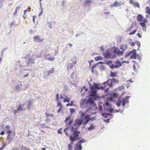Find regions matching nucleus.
Instances as JSON below:
<instances>
[{
    "label": "nucleus",
    "instance_id": "f257e3e1",
    "mask_svg": "<svg viewBox=\"0 0 150 150\" xmlns=\"http://www.w3.org/2000/svg\"><path fill=\"white\" fill-rule=\"evenodd\" d=\"M118 82V81L116 79H109L107 81L104 82L103 83L104 85V86L100 87H99L98 85L96 83H94V87L96 89H105L104 92L107 93L108 91L109 90V87L107 88L106 89L105 88L107 86H109V87H112L113 86V83H117Z\"/></svg>",
    "mask_w": 150,
    "mask_h": 150
},
{
    "label": "nucleus",
    "instance_id": "f03ea898",
    "mask_svg": "<svg viewBox=\"0 0 150 150\" xmlns=\"http://www.w3.org/2000/svg\"><path fill=\"white\" fill-rule=\"evenodd\" d=\"M118 101V102L116 103V104L118 107H120L121 103H122V106L124 107L125 104L128 102V98H122L121 100V98H119Z\"/></svg>",
    "mask_w": 150,
    "mask_h": 150
},
{
    "label": "nucleus",
    "instance_id": "7ed1b4c3",
    "mask_svg": "<svg viewBox=\"0 0 150 150\" xmlns=\"http://www.w3.org/2000/svg\"><path fill=\"white\" fill-rule=\"evenodd\" d=\"M80 132L79 131H75L73 133V136H70V140L72 142H73L74 141L78 140L79 138H79L78 137L79 136V134H80Z\"/></svg>",
    "mask_w": 150,
    "mask_h": 150
},
{
    "label": "nucleus",
    "instance_id": "20e7f679",
    "mask_svg": "<svg viewBox=\"0 0 150 150\" xmlns=\"http://www.w3.org/2000/svg\"><path fill=\"white\" fill-rule=\"evenodd\" d=\"M35 56H32L28 59L27 61V65H31L34 64L35 63Z\"/></svg>",
    "mask_w": 150,
    "mask_h": 150
},
{
    "label": "nucleus",
    "instance_id": "39448f33",
    "mask_svg": "<svg viewBox=\"0 0 150 150\" xmlns=\"http://www.w3.org/2000/svg\"><path fill=\"white\" fill-rule=\"evenodd\" d=\"M127 56L130 55L131 58L132 59H136L137 53L136 52V50H133L132 51H130L127 54Z\"/></svg>",
    "mask_w": 150,
    "mask_h": 150
},
{
    "label": "nucleus",
    "instance_id": "423d86ee",
    "mask_svg": "<svg viewBox=\"0 0 150 150\" xmlns=\"http://www.w3.org/2000/svg\"><path fill=\"white\" fill-rule=\"evenodd\" d=\"M91 90L88 92L89 96H95L96 95V91L95 90L94 87L93 86L91 87Z\"/></svg>",
    "mask_w": 150,
    "mask_h": 150
},
{
    "label": "nucleus",
    "instance_id": "0eeeda50",
    "mask_svg": "<svg viewBox=\"0 0 150 150\" xmlns=\"http://www.w3.org/2000/svg\"><path fill=\"white\" fill-rule=\"evenodd\" d=\"M33 41L37 42L40 43L43 42V38H41V37L39 35H37L33 38Z\"/></svg>",
    "mask_w": 150,
    "mask_h": 150
},
{
    "label": "nucleus",
    "instance_id": "6e6552de",
    "mask_svg": "<svg viewBox=\"0 0 150 150\" xmlns=\"http://www.w3.org/2000/svg\"><path fill=\"white\" fill-rule=\"evenodd\" d=\"M137 20L139 21H143L144 22H146V21L144 18L143 15L141 14H139L137 16Z\"/></svg>",
    "mask_w": 150,
    "mask_h": 150
},
{
    "label": "nucleus",
    "instance_id": "1a4fd4ad",
    "mask_svg": "<svg viewBox=\"0 0 150 150\" xmlns=\"http://www.w3.org/2000/svg\"><path fill=\"white\" fill-rule=\"evenodd\" d=\"M113 52L118 56L122 55L123 54V51L120 50L118 48L116 47L114 48Z\"/></svg>",
    "mask_w": 150,
    "mask_h": 150
},
{
    "label": "nucleus",
    "instance_id": "9d476101",
    "mask_svg": "<svg viewBox=\"0 0 150 150\" xmlns=\"http://www.w3.org/2000/svg\"><path fill=\"white\" fill-rule=\"evenodd\" d=\"M129 3L133 5L135 7H139V3L133 0H129Z\"/></svg>",
    "mask_w": 150,
    "mask_h": 150
},
{
    "label": "nucleus",
    "instance_id": "9b49d317",
    "mask_svg": "<svg viewBox=\"0 0 150 150\" xmlns=\"http://www.w3.org/2000/svg\"><path fill=\"white\" fill-rule=\"evenodd\" d=\"M89 115H86L85 116L83 120V125H86L88 122L89 121Z\"/></svg>",
    "mask_w": 150,
    "mask_h": 150
},
{
    "label": "nucleus",
    "instance_id": "f8f14e48",
    "mask_svg": "<svg viewBox=\"0 0 150 150\" xmlns=\"http://www.w3.org/2000/svg\"><path fill=\"white\" fill-rule=\"evenodd\" d=\"M57 107H59V108L58 109L57 112L59 113L60 112H61L62 113H63V107L62 104L60 102L58 103Z\"/></svg>",
    "mask_w": 150,
    "mask_h": 150
},
{
    "label": "nucleus",
    "instance_id": "ddd939ff",
    "mask_svg": "<svg viewBox=\"0 0 150 150\" xmlns=\"http://www.w3.org/2000/svg\"><path fill=\"white\" fill-rule=\"evenodd\" d=\"M103 106L104 107L109 106L110 108L108 109V111L110 112H112V111L113 110V108H111V105H110L109 104V103L108 102H106L105 103H104L103 104Z\"/></svg>",
    "mask_w": 150,
    "mask_h": 150
},
{
    "label": "nucleus",
    "instance_id": "4468645a",
    "mask_svg": "<svg viewBox=\"0 0 150 150\" xmlns=\"http://www.w3.org/2000/svg\"><path fill=\"white\" fill-rule=\"evenodd\" d=\"M25 103H27V104H26L27 105V108L28 110L30 109V107L33 106L32 102L30 100H26Z\"/></svg>",
    "mask_w": 150,
    "mask_h": 150
},
{
    "label": "nucleus",
    "instance_id": "2eb2a0df",
    "mask_svg": "<svg viewBox=\"0 0 150 150\" xmlns=\"http://www.w3.org/2000/svg\"><path fill=\"white\" fill-rule=\"evenodd\" d=\"M121 4L120 2H119L117 1H115L114 3L111 4L110 5L111 7L120 6Z\"/></svg>",
    "mask_w": 150,
    "mask_h": 150
},
{
    "label": "nucleus",
    "instance_id": "dca6fc26",
    "mask_svg": "<svg viewBox=\"0 0 150 150\" xmlns=\"http://www.w3.org/2000/svg\"><path fill=\"white\" fill-rule=\"evenodd\" d=\"M122 65V64L119 60H117L115 62V65H114V68H119Z\"/></svg>",
    "mask_w": 150,
    "mask_h": 150
},
{
    "label": "nucleus",
    "instance_id": "f3484780",
    "mask_svg": "<svg viewBox=\"0 0 150 150\" xmlns=\"http://www.w3.org/2000/svg\"><path fill=\"white\" fill-rule=\"evenodd\" d=\"M127 45L126 44L121 45L120 46V49L123 52V53L124 51L127 49Z\"/></svg>",
    "mask_w": 150,
    "mask_h": 150
},
{
    "label": "nucleus",
    "instance_id": "a211bd4d",
    "mask_svg": "<svg viewBox=\"0 0 150 150\" xmlns=\"http://www.w3.org/2000/svg\"><path fill=\"white\" fill-rule=\"evenodd\" d=\"M24 105L25 104H20L17 109V111H23L24 110H25V108H23Z\"/></svg>",
    "mask_w": 150,
    "mask_h": 150
},
{
    "label": "nucleus",
    "instance_id": "6ab92c4d",
    "mask_svg": "<svg viewBox=\"0 0 150 150\" xmlns=\"http://www.w3.org/2000/svg\"><path fill=\"white\" fill-rule=\"evenodd\" d=\"M82 148L81 146L78 143L74 146L75 150H81Z\"/></svg>",
    "mask_w": 150,
    "mask_h": 150
},
{
    "label": "nucleus",
    "instance_id": "aec40b11",
    "mask_svg": "<svg viewBox=\"0 0 150 150\" xmlns=\"http://www.w3.org/2000/svg\"><path fill=\"white\" fill-rule=\"evenodd\" d=\"M94 103V102L93 101V98H89L86 102L85 104H87L88 103L90 104H93Z\"/></svg>",
    "mask_w": 150,
    "mask_h": 150
},
{
    "label": "nucleus",
    "instance_id": "412c9836",
    "mask_svg": "<svg viewBox=\"0 0 150 150\" xmlns=\"http://www.w3.org/2000/svg\"><path fill=\"white\" fill-rule=\"evenodd\" d=\"M82 120L81 119H77L75 120V123L77 126H80L82 123Z\"/></svg>",
    "mask_w": 150,
    "mask_h": 150
},
{
    "label": "nucleus",
    "instance_id": "4be33fe9",
    "mask_svg": "<svg viewBox=\"0 0 150 150\" xmlns=\"http://www.w3.org/2000/svg\"><path fill=\"white\" fill-rule=\"evenodd\" d=\"M146 13H147L148 15H146V18H149V15H150V8L148 6H147L146 8Z\"/></svg>",
    "mask_w": 150,
    "mask_h": 150
},
{
    "label": "nucleus",
    "instance_id": "5701e85b",
    "mask_svg": "<svg viewBox=\"0 0 150 150\" xmlns=\"http://www.w3.org/2000/svg\"><path fill=\"white\" fill-rule=\"evenodd\" d=\"M92 3L91 0H86L84 4V6H90V4Z\"/></svg>",
    "mask_w": 150,
    "mask_h": 150
},
{
    "label": "nucleus",
    "instance_id": "b1692460",
    "mask_svg": "<svg viewBox=\"0 0 150 150\" xmlns=\"http://www.w3.org/2000/svg\"><path fill=\"white\" fill-rule=\"evenodd\" d=\"M107 64L109 65L111 68L112 69L114 68V65L112 64L111 61H107Z\"/></svg>",
    "mask_w": 150,
    "mask_h": 150
},
{
    "label": "nucleus",
    "instance_id": "393cba45",
    "mask_svg": "<svg viewBox=\"0 0 150 150\" xmlns=\"http://www.w3.org/2000/svg\"><path fill=\"white\" fill-rule=\"evenodd\" d=\"M54 72V70L53 68L51 70H48L47 71V75L48 76H50V75Z\"/></svg>",
    "mask_w": 150,
    "mask_h": 150
},
{
    "label": "nucleus",
    "instance_id": "a878e982",
    "mask_svg": "<svg viewBox=\"0 0 150 150\" xmlns=\"http://www.w3.org/2000/svg\"><path fill=\"white\" fill-rule=\"evenodd\" d=\"M21 84H17L15 86V91H18L20 90L21 89V87L22 86Z\"/></svg>",
    "mask_w": 150,
    "mask_h": 150
},
{
    "label": "nucleus",
    "instance_id": "bb28decb",
    "mask_svg": "<svg viewBox=\"0 0 150 150\" xmlns=\"http://www.w3.org/2000/svg\"><path fill=\"white\" fill-rule=\"evenodd\" d=\"M48 55H46L45 57V59L50 60L51 61H52L54 60L55 59L53 57H48Z\"/></svg>",
    "mask_w": 150,
    "mask_h": 150
},
{
    "label": "nucleus",
    "instance_id": "cd10ccee",
    "mask_svg": "<svg viewBox=\"0 0 150 150\" xmlns=\"http://www.w3.org/2000/svg\"><path fill=\"white\" fill-rule=\"evenodd\" d=\"M71 60L73 64H76L77 63V59L76 57H74L71 59Z\"/></svg>",
    "mask_w": 150,
    "mask_h": 150
},
{
    "label": "nucleus",
    "instance_id": "c85d7f7f",
    "mask_svg": "<svg viewBox=\"0 0 150 150\" xmlns=\"http://www.w3.org/2000/svg\"><path fill=\"white\" fill-rule=\"evenodd\" d=\"M117 72H113L111 71L110 72V76L112 77H114L117 76Z\"/></svg>",
    "mask_w": 150,
    "mask_h": 150
},
{
    "label": "nucleus",
    "instance_id": "c756f323",
    "mask_svg": "<svg viewBox=\"0 0 150 150\" xmlns=\"http://www.w3.org/2000/svg\"><path fill=\"white\" fill-rule=\"evenodd\" d=\"M73 67V63H69L67 66V68L68 69H72Z\"/></svg>",
    "mask_w": 150,
    "mask_h": 150
},
{
    "label": "nucleus",
    "instance_id": "7c9ffc66",
    "mask_svg": "<svg viewBox=\"0 0 150 150\" xmlns=\"http://www.w3.org/2000/svg\"><path fill=\"white\" fill-rule=\"evenodd\" d=\"M132 62L133 63H134V62H135V63H134L133 66V69L134 70V71H135L136 70V65H137L138 63H136V62L135 61H133Z\"/></svg>",
    "mask_w": 150,
    "mask_h": 150
},
{
    "label": "nucleus",
    "instance_id": "2f4dec72",
    "mask_svg": "<svg viewBox=\"0 0 150 150\" xmlns=\"http://www.w3.org/2000/svg\"><path fill=\"white\" fill-rule=\"evenodd\" d=\"M110 115V114L109 113L106 114L105 113H104L102 114V115L106 118H108Z\"/></svg>",
    "mask_w": 150,
    "mask_h": 150
},
{
    "label": "nucleus",
    "instance_id": "473e14b6",
    "mask_svg": "<svg viewBox=\"0 0 150 150\" xmlns=\"http://www.w3.org/2000/svg\"><path fill=\"white\" fill-rule=\"evenodd\" d=\"M146 23V22H141L140 23V24L142 27L146 28V25L145 24Z\"/></svg>",
    "mask_w": 150,
    "mask_h": 150
},
{
    "label": "nucleus",
    "instance_id": "72a5a7b5",
    "mask_svg": "<svg viewBox=\"0 0 150 150\" xmlns=\"http://www.w3.org/2000/svg\"><path fill=\"white\" fill-rule=\"evenodd\" d=\"M85 142H86V141L84 139H82L79 141L77 142V143H78V144H79L81 145L82 143H84Z\"/></svg>",
    "mask_w": 150,
    "mask_h": 150
},
{
    "label": "nucleus",
    "instance_id": "f704fd0d",
    "mask_svg": "<svg viewBox=\"0 0 150 150\" xmlns=\"http://www.w3.org/2000/svg\"><path fill=\"white\" fill-rule=\"evenodd\" d=\"M94 128L95 127L94 125H91L88 128V130L91 131L94 129Z\"/></svg>",
    "mask_w": 150,
    "mask_h": 150
},
{
    "label": "nucleus",
    "instance_id": "c9c22d12",
    "mask_svg": "<svg viewBox=\"0 0 150 150\" xmlns=\"http://www.w3.org/2000/svg\"><path fill=\"white\" fill-rule=\"evenodd\" d=\"M70 100V99L68 98L67 97H66L64 99V100H63L64 102H67L69 103V101Z\"/></svg>",
    "mask_w": 150,
    "mask_h": 150
},
{
    "label": "nucleus",
    "instance_id": "e433bc0d",
    "mask_svg": "<svg viewBox=\"0 0 150 150\" xmlns=\"http://www.w3.org/2000/svg\"><path fill=\"white\" fill-rule=\"evenodd\" d=\"M73 144V142H72V143L69 144L68 145V150H71L72 149V145Z\"/></svg>",
    "mask_w": 150,
    "mask_h": 150
},
{
    "label": "nucleus",
    "instance_id": "4c0bfd02",
    "mask_svg": "<svg viewBox=\"0 0 150 150\" xmlns=\"http://www.w3.org/2000/svg\"><path fill=\"white\" fill-rule=\"evenodd\" d=\"M6 143H4L2 146H1V147L0 148V149L1 150H3L4 148L6 147Z\"/></svg>",
    "mask_w": 150,
    "mask_h": 150
},
{
    "label": "nucleus",
    "instance_id": "58836bf2",
    "mask_svg": "<svg viewBox=\"0 0 150 150\" xmlns=\"http://www.w3.org/2000/svg\"><path fill=\"white\" fill-rule=\"evenodd\" d=\"M111 96L113 98H115L117 97L118 95L116 93H113L111 94Z\"/></svg>",
    "mask_w": 150,
    "mask_h": 150
},
{
    "label": "nucleus",
    "instance_id": "ea45409f",
    "mask_svg": "<svg viewBox=\"0 0 150 150\" xmlns=\"http://www.w3.org/2000/svg\"><path fill=\"white\" fill-rule=\"evenodd\" d=\"M14 138L12 137H11L10 135H8L6 138V139H10L11 140H13Z\"/></svg>",
    "mask_w": 150,
    "mask_h": 150
},
{
    "label": "nucleus",
    "instance_id": "a19ab883",
    "mask_svg": "<svg viewBox=\"0 0 150 150\" xmlns=\"http://www.w3.org/2000/svg\"><path fill=\"white\" fill-rule=\"evenodd\" d=\"M79 114H80V115H81V116L82 117H83V116H84L85 115V113L83 112H82V111H80L79 112Z\"/></svg>",
    "mask_w": 150,
    "mask_h": 150
},
{
    "label": "nucleus",
    "instance_id": "79ce46f5",
    "mask_svg": "<svg viewBox=\"0 0 150 150\" xmlns=\"http://www.w3.org/2000/svg\"><path fill=\"white\" fill-rule=\"evenodd\" d=\"M95 59L96 61H98L102 59V57H98L95 58Z\"/></svg>",
    "mask_w": 150,
    "mask_h": 150
},
{
    "label": "nucleus",
    "instance_id": "37998d69",
    "mask_svg": "<svg viewBox=\"0 0 150 150\" xmlns=\"http://www.w3.org/2000/svg\"><path fill=\"white\" fill-rule=\"evenodd\" d=\"M137 31V30L136 29L135 30H134L132 32H130L129 33V35H132L134 34Z\"/></svg>",
    "mask_w": 150,
    "mask_h": 150
},
{
    "label": "nucleus",
    "instance_id": "c03bdc74",
    "mask_svg": "<svg viewBox=\"0 0 150 150\" xmlns=\"http://www.w3.org/2000/svg\"><path fill=\"white\" fill-rule=\"evenodd\" d=\"M28 10H29L28 11L30 12V10H31V8L30 7H28L27 9L24 11V15H25V13Z\"/></svg>",
    "mask_w": 150,
    "mask_h": 150
},
{
    "label": "nucleus",
    "instance_id": "a18cd8bd",
    "mask_svg": "<svg viewBox=\"0 0 150 150\" xmlns=\"http://www.w3.org/2000/svg\"><path fill=\"white\" fill-rule=\"evenodd\" d=\"M96 118L95 117H93L91 118H90V117H89V121H92L95 120H96Z\"/></svg>",
    "mask_w": 150,
    "mask_h": 150
},
{
    "label": "nucleus",
    "instance_id": "49530a36",
    "mask_svg": "<svg viewBox=\"0 0 150 150\" xmlns=\"http://www.w3.org/2000/svg\"><path fill=\"white\" fill-rule=\"evenodd\" d=\"M45 114L46 115V116L47 117L48 116L53 117V115L52 114H49L47 113V112L45 113Z\"/></svg>",
    "mask_w": 150,
    "mask_h": 150
},
{
    "label": "nucleus",
    "instance_id": "de8ad7c7",
    "mask_svg": "<svg viewBox=\"0 0 150 150\" xmlns=\"http://www.w3.org/2000/svg\"><path fill=\"white\" fill-rule=\"evenodd\" d=\"M12 132V131L11 130H8L7 131V134H8V135H10V134H11Z\"/></svg>",
    "mask_w": 150,
    "mask_h": 150
},
{
    "label": "nucleus",
    "instance_id": "09e8293b",
    "mask_svg": "<svg viewBox=\"0 0 150 150\" xmlns=\"http://www.w3.org/2000/svg\"><path fill=\"white\" fill-rule=\"evenodd\" d=\"M5 128L7 130H9L10 129V127L8 125H6L5 127Z\"/></svg>",
    "mask_w": 150,
    "mask_h": 150
},
{
    "label": "nucleus",
    "instance_id": "8fccbe9b",
    "mask_svg": "<svg viewBox=\"0 0 150 150\" xmlns=\"http://www.w3.org/2000/svg\"><path fill=\"white\" fill-rule=\"evenodd\" d=\"M15 23L14 22H12L10 23V25L11 27L12 28V26L14 25Z\"/></svg>",
    "mask_w": 150,
    "mask_h": 150
},
{
    "label": "nucleus",
    "instance_id": "3c124183",
    "mask_svg": "<svg viewBox=\"0 0 150 150\" xmlns=\"http://www.w3.org/2000/svg\"><path fill=\"white\" fill-rule=\"evenodd\" d=\"M68 129L66 128L64 130V132H65V134L67 136H68L69 135V133L67 132V131L66 132V131Z\"/></svg>",
    "mask_w": 150,
    "mask_h": 150
},
{
    "label": "nucleus",
    "instance_id": "603ef678",
    "mask_svg": "<svg viewBox=\"0 0 150 150\" xmlns=\"http://www.w3.org/2000/svg\"><path fill=\"white\" fill-rule=\"evenodd\" d=\"M132 25L131 26L130 28H129L127 29V31H130L132 29Z\"/></svg>",
    "mask_w": 150,
    "mask_h": 150
},
{
    "label": "nucleus",
    "instance_id": "864d4df0",
    "mask_svg": "<svg viewBox=\"0 0 150 150\" xmlns=\"http://www.w3.org/2000/svg\"><path fill=\"white\" fill-rule=\"evenodd\" d=\"M35 56V58H38V57H40L41 56V54H37L36 55H34Z\"/></svg>",
    "mask_w": 150,
    "mask_h": 150
},
{
    "label": "nucleus",
    "instance_id": "5fc2aeb1",
    "mask_svg": "<svg viewBox=\"0 0 150 150\" xmlns=\"http://www.w3.org/2000/svg\"><path fill=\"white\" fill-rule=\"evenodd\" d=\"M5 133V132L4 131H2L0 133V134L1 135H3Z\"/></svg>",
    "mask_w": 150,
    "mask_h": 150
},
{
    "label": "nucleus",
    "instance_id": "6e6d98bb",
    "mask_svg": "<svg viewBox=\"0 0 150 150\" xmlns=\"http://www.w3.org/2000/svg\"><path fill=\"white\" fill-rule=\"evenodd\" d=\"M70 110L71 113H72L73 112H74L75 110L74 109V108H70Z\"/></svg>",
    "mask_w": 150,
    "mask_h": 150
},
{
    "label": "nucleus",
    "instance_id": "4d7b16f0",
    "mask_svg": "<svg viewBox=\"0 0 150 150\" xmlns=\"http://www.w3.org/2000/svg\"><path fill=\"white\" fill-rule=\"evenodd\" d=\"M13 111L14 114L15 115H16V114L17 112H18V111H17V110H13Z\"/></svg>",
    "mask_w": 150,
    "mask_h": 150
},
{
    "label": "nucleus",
    "instance_id": "13d9d810",
    "mask_svg": "<svg viewBox=\"0 0 150 150\" xmlns=\"http://www.w3.org/2000/svg\"><path fill=\"white\" fill-rule=\"evenodd\" d=\"M36 18V16H33V21L34 23H35V19Z\"/></svg>",
    "mask_w": 150,
    "mask_h": 150
},
{
    "label": "nucleus",
    "instance_id": "bf43d9fd",
    "mask_svg": "<svg viewBox=\"0 0 150 150\" xmlns=\"http://www.w3.org/2000/svg\"><path fill=\"white\" fill-rule=\"evenodd\" d=\"M17 13V11L16 10H15L14 13H13V16H15Z\"/></svg>",
    "mask_w": 150,
    "mask_h": 150
},
{
    "label": "nucleus",
    "instance_id": "052dcab7",
    "mask_svg": "<svg viewBox=\"0 0 150 150\" xmlns=\"http://www.w3.org/2000/svg\"><path fill=\"white\" fill-rule=\"evenodd\" d=\"M137 35L138 36L139 38H141L142 35L140 34L139 33H138L137 34Z\"/></svg>",
    "mask_w": 150,
    "mask_h": 150
},
{
    "label": "nucleus",
    "instance_id": "680f3d73",
    "mask_svg": "<svg viewBox=\"0 0 150 150\" xmlns=\"http://www.w3.org/2000/svg\"><path fill=\"white\" fill-rule=\"evenodd\" d=\"M48 25L50 28H52V27L51 26V24L50 23V22L48 23Z\"/></svg>",
    "mask_w": 150,
    "mask_h": 150
},
{
    "label": "nucleus",
    "instance_id": "e2e57ef3",
    "mask_svg": "<svg viewBox=\"0 0 150 150\" xmlns=\"http://www.w3.org/2000/svg\"><path fill=\"white\" fill-rule=\"evenodd\" d=\"M131 45L132 46H134L135 45V43L134 42H132L131 44Z\"/></svg>",
    "mask_w": 150,
    "mask_h": 150
},
{
    "label": "nucleus",
    "instance_id": "0e129e2a",
    "mask_svg": "<svg viewBox=\"0 0 150 150\" xmlns=\"http://www.w3.org/2000/svg\"><path fill=\"white\" fill-rule=\"evenodd\" d=\"M20 8V6H17L16 7V8L15 10H16L17 11V10H19Z\"/></svg>",
    "mask_w": 150,
    "mask_h": 150
},
{
    "label": "nucleus",
    "instance_id": "69168bd1",
    "mask_svg": "<svg viewBox=\"0 0 150 150\" xmlns=\"http://www.w3.org/2000/svg\"><path fill=\"white\" fill-rule=\"evenodd\" d=\"M6 140L7 141H8V144H9L12 141V140H10V139H6Z\"/></svg>",
    "mask_w": 150,
    "mask_h": 150
},
{
    "label": "nucleus",
    "instance_id": "338daca9",
    "mask_svg": "<svg viewBox=\"0 0 150 150\" xmlns=\"http://www.w3.org/2000/svg\"><path fill=\"white\" fill-rule=\"evenodd\" d=\"M102 110V107L101 106H100L99 107V110Z\"/></svg>",
    "mask_w": 150,
    "mask_h": 150
},
{
    "label": "nucleus",
    "instance_id": "774afa93",
    "mask_svg": "<svg viewBox=\"0 0 150 150\" xmlns=\"http://www.w3.org/2000/svg\"><path fill=\"white\" fill-rule=\"evenodd\" d=\"M137 46H138V47H140V43L139 42H138L137 44Z\"/></svg>",
    "mask_w": 150,
    "mask_h": 150
}]
</instances>
